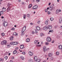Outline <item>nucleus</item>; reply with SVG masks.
Listing matches in <instances>:
<instances>
[{
  "label": "nucleus",
  "mask_w": 62,
  "mask_h": 62,
  "mask_svg": "<svg viewBox=\"0 0 62 62\" xmlns=\"http://www.w3.org/2000/svg\"><path fill=\"white\" fill-rule=\"evenodd\" d=\"M26 30V26H24L22 28V35H24V32Z\"/></svg>",
  "instance_id": "f257e3e1"
},
{
  "label": "nucleus",
  "mask_w": 62,
  "mask_h": 62,
  "mask_svg": "<svg viewBox=\"0 0 62 62\" xmlns=\"http://www.w3.org/2000/svg\"><path fill=\"white\" fill-rule=\"evenodd\" d=\"M7 7H8V8L7 10L8 12L10 9V8L11 7V4H10L8 3L7 5Z\"/></svg>",
  "instance_id": "f03ea898"
},
{
  "label": "nucleus",
  "mask_w": 62,
  "mask_h": 62,
  "mask_svg": "<svg viewBox=\"0 0 62 62\" xmlns=\"http://www.w3.org/2000/svg\"><path fill=\"white\" fill-rule=\"evenodd\" d=\"M7 43V41L6 40H4L1 42V44L2 45H6Z\"/></svg>",
  "instance_id": "7ed1b4c3"
},
{
  "label": "nucleus",
  "mask_w": 62,
  "mask_h": 62,
  "mask_svg": "<svg viewBox=\"0 0 62 62\" xmlns=\"http://www.w3.org/2000/svg\"><path fill=\"white\" fill-rule=\"evenodd\" d=\"M46 40L47 42H51L52 41L51 39L49 37H48L47 39Z\"/></svg>",
  "instance_id": "20e7f679"
},
{
  "label": "nucleus",
  "mask_w": 62,
  "mask_h": 62,
  "mask_svg": "<svg viewBox=\"0 0 62 62\" xmlns=\"http://www.w3.org/2000/svg\"><path fill=\"white\" fill-rule=\"evenodd\" d=\"M3 25L5 27H7V26L8 25V23L7 22H4L3 23Z\"/></svg>",
  "instance_id": "39448f33"
},
{
  "label": "nucleus",
  "mask_w": 62,
  "mask_h": 62,
  "mask_svg": "<svg viewBox=\"0 0 62 62\" xmlns=\"http://www.w3.org/2000/svg\"><path fill=\"white\" fill-rule=\"evenodd\" d=\"M38 7L37 6L35 5L33 7L32 9H36L38 8Z\"/></svg>",
  "instance_id": "423d86ee"
},
{
  "label": "nucleus",
  "mask_w": 62,
  "mask_h": 62,
  "mask_svg": "<svg viewBox=\"0 0 62 62\" xmlns=\"http://www.w3.org/2000/svg\"><path fill=\"white\" fill-rule=\"evenodd\" d=\"M53 8V7L52 6H50L49 7V9L50 11H52Z\"/></svg>",
  "instance_id": "0eeeda50"
},
{
  "label": "nucleus",
  "mask_w": 62,
  "mask_h": 62,
  "mask_svg": "<svg viewBox=\"0 0 62 62\" xmlns=\"http://www.w3.org/2000/svg\"><path fill=\"white\" fill-rule=\"evenodd\" d=\"M47 28L48 29H51L52 28V26L51 25H48V26Z\"/></svg>",
  "instance_id": "6e6552de"
},
{
  "label": "nucleus",
  "mask_w": 62,
  "mask_h": 62,
  "mask_svg": "<svg viewBox=\"0 0 62 62\" xmlns=\"http://www.w3.org/2000/svg\"><path fill=\"white\" fill-rule=\"evenodd\" d=\"M47 48H46V46H44L43 47V50L44 52H45L46 51V50Z\"/></svg>",
  "instance_id": "1a4fd4ad"
},
{
  "label": "nucleus",
  "mask_w": 62,
  "mask_h": 62,
  "mask_svg": "<svg viewBox=\"0 0 62 62\" xmlns=\"http://www.w3.org/2000/svg\"><path fill=\"white\" fill-rule=\"evenodd\" d=\"M48 56L49 57H52V56H53V54L51 53H49L48 54Z\"/></svg>",
  "instance_id": "9d476101"
},
{
  "label": "nucleus",
  "mask_w": 62,
  "mask_h": 62,
  "mask_svg": "<svg viewBox=\"0 0 62 62\" xmlns=\"http://www.w3.org/2000/svg\"><path fill=\"white\" fill-rule=\"evenodd\" d=\"M43 30H45L46 31L47 30V26H46L43 27Z\"/></svg>",
  "instance_id": "9b49d317"
},
{
  "label": "nucleus",
  "mask_w": 62,
  "mask_h": 62,
  "mask_svg": "<svg viewBox=\"0 0 62 62\" xmlns=\"http://www.w3.org/2000/svg\"><path fill=\"white\" fill-rule=\"evenodd\" d=\"M29 54L30 56H32L33 55V54L32 53H31V51H29Z\"/></svg>",
  "instance_id": "f8f14e48"
},
{
  "label": "nucleus",
  "mask_w": 62,
  "mask_h": 62,
  "mask_svg": "<svg viewBox=\"0 0 62 62\" xmlns=\"http://www.w3.org/2000/svg\"><path fill=\"white\" fill-rule=\"evenodd\" d=\"M48 22H49L48 21V20L46 21L45 22V24L46 25H47L48 24Z\"/></svg>",
  "instance_id": "ddd939ff"
},
{
  "label": "nucleus",
  "mask_w": 62,
  "mask_h": 62,
  "mask_svg": "<svg viewBox=\"0 0 62 62\" xmlns=\"http://www.w3.org/2000/svg\"><path fill=\"white\" fill-rule=\"evenodd\" d=\"M36 28L37 29V30H40V27L39 26H37L36 27Z\"/></svg>",
  "instance_id": "4468645a"
},
{
  "label": "nucleus",
  "mask_w": 62,
  "mask_h": 62,
  "mask_svg": "<svg viewBox=\"0 0 62 62\" xmlns=\"http://www.w3.org/2000/svg\"><path fill=\"white\" fill-rule=\"evenodd\" d=\"M59 48L60 50H61L62 49V45H60L59 46Z\"/></svg>",
  "instance_id": "2eb2a0df"
},
{
  "label": "nucleus",
  "mask_w": 62,
  "mask_h": 62,
  "mask_svg": "<svg viewBox=\"0 0 62 62\" xmlns=\"http://www.w3.org/2000/svg\"><path fill=\"white\" fill-rule=\"evenodd\" d=\"M62 22V18H60L59 19V23H60Z\"/></svg>",
  "instance_id": "dca6fc26"
},
{
  "label": "nucleus",
  "mask_w": 62,
  "mask_h": 62,
  "mask_svg": "<svg viewBox=\"0 0 62 62\" xmlns=\"http://www.w3.org/2000/svg\"><path fill=\"white\" fill-rule=\"evenodd\" d=\"M2 10L3 11H4V12H5V11H6V8H3L2 9Z\"/></svg>",
  "instance_id": "f3484780"
},
{
  "label": "nucleus",
  "mask_w": 62,
  "mask_h": 62,
  "mask_svg": "<svg viewBox=\"0 0 62 62\" xmlns=\"http://www.w3.org/2000/svg\"><path fill=\"white\" fill-rule=\"evenodd\" d=\"M14 36H18V33H16V32H14Z\"/></svg>",
  "instance_id": "a211bd4d"
},
{
  "label": "nucleus",
  "mask_w": 62,
  "mask_h": 62,
  "mask_svg": "<svg viewBox=\"0 0 62 62\" xmlns=\"http://www.w3.org/2000/svg\"><path fill=\"white\" fill-rule=\"evenodd\" d=\"M24 46H23V45H21L20 46V48L21 49H23V48Z\"/></svg>",
  "instance_id": "6ab92c4d"
},
{
  "label": "nucleus",
  "mask_w": 62,
  "mask_h": 62,
  "mask_svg": "<svg viewBox=\"0 0 62 62\" xmlns=\"http://www.w3.org/2000/svg\"><path fill=\"white\" fill-rule=\"evenodd\" d=\"M34 59L35 61H37V60L38 59L37 58V57L36 56H35L34 57Z\"/></svg>",
  "instance_id": "aec40b11"
},
{
  "label": "nucleus",
  "mask_w": 62,
  "mask_h": 62,
  "mask_svg": "<svg viewBox=\"0 0 62 62\" xmlns=\"http://www.w3.org/2000/svg\"><path fill=\"white\" fill-rule=\"evenodd\" d=\"M29 62H33V60L32 59H30L29 60Z\"/></svg>",
  "instance_id": "412c9836"
},
{
  "label": "nucleus",
  "mask_w": 62,
  "mask_h": 62,
  "mask_svg": "<svg viewBox=\"0 0 62 62\" xmlns=\"http://www.w3.org/2000/svg\"><path fill=\"white\" fill-rule=\"evenodd\" d=\"M26 41L28 42H29L30 41V39L29 38H28L26 39Z\"/></svg>",
  "instance_id": "4be33fe9"
},
{
  "label": "nucleus",
  "mask_w": 62,
  "mask_h": 62,
  "mask_svg": "<svg viewBox=\"0 0 62 62\" xmlns=\"http://www.w3.org/2000/svg\"><path fill=\"white\" fill-rule=\"evenodd\" d=\"M13 38H14V37H10L9 39H10V40H13Z\"/></svg>",
  "instance_id": "5701e85b"
},
{
  "label": "nucleus",
  "mask_w": 62,
  "mask_h": 62,
  "mask_svg": "<svg viewBox=\"0 0 62 62\" xmlns=\"http://www.w3.org/2000/svg\"><path fill=\"white\" fill-rule=\"evenodd\" d=\"M17 53V51L16 50H15L13 52V54H16Z\"/></svg>",
  "instance_id": "b1692460"
},
{
  "label": "nucleus",
  "mask_w": 62,
  "mask_h": 62,
  "mask_svg": "<svg viewBox=\"0 0 62 62\" xmlns=\"http://www.w3.org/2000/svg\"><path fill=\"white\" fill-rule=\"evenodd\" d=\"M31 7H32V4H30L29 6V8H30Z\"/></svg>",
  "instance_id": "393cba45"
},
{
  "label": "nucleus",
  "mask_w": 62,
  "mask_h": 62,
  "mask_svg": "<svg viewBox=\"0 0 62 62\" xmlns=\"http://www.w3.org/2000/svg\"><path fill=\"white\" fill-rule=\"evenodd\" d=\"M20 58L23 60H24V57H23L22 56H21Z\"/></svg>",
  "instance_id": "a878e982"
},
{
  "label": "nucleus",
  "mask_w": 62,
  "mask_h": 62,
  "mask_svg": "<svg viewBox=\"0 0 62 62\" xmlns=\"http://www.w3.org/2000/svg\"><path fill=\"white\" fill-rule=\"evenodd\" d=\"M10 44L12 45H14V42H11Z\"/></svg>",
  "instance_id": "bb28decb"
},
{
  "label": "nucleus",
  "mask_w": 62,
  "mask_h": 62,
  "mask_svg": "<svg viewBox=\"0 0 62 62\" xmlns=\"http://www.w3.org/2000/svg\"><path fill=\"white\" fill-rule=\"evenodd\" d=\"M18 44V42H14V45H17Z\"/></svg>",
  "instance_id": "cd10ccee"
},
{
  "label": "nucleus",
  "mask_w": 62,
  "mask_h": 62,
  "mask_svg": "<svg viewBox=\"0 0 62 62\" xmlns=\"http://www.w3.org/2000/svg\"><path fill=\"white\" fill-rule=\"evenodd\" d=\"M7 46L8 48H10L11 47V46L9 44L7 45Z\"/></svg>",
  "instance_id": "c85d7f7f"
},
{
  "label": "nucleus",
  "mask_w": 62,
  "mask_h": 62,
  "mask_svg": "<svg viewBox=\"0 0 62 62\" xmlns=\"http://www.w3.org/2000/svg\"><path fill=\"white\" fill-rule=\"evenodd\" d=\"M44 35V34L43 33H41L40 34V36L41 37H42V36H43Z\"/></svg>",
  "instance_id": "c756f323"
},
{
  "label": "nucleus",
  "mask_w": 62,
  "mask_h": 62,
  "mask_svg": "<svg viewBox=\"0 0 62 62\" xmlns=\"http://www.w3.org/2000/svg\"><path fill=\"white\" fill-rule=\"evenodd\" d=\"M38 42V40H35L34 42H35V44H36Z\"/></svg>",
  "instance_id": "7c9ffc66"
},
{
  "label": "nucleus",
  "mask_w": 62,
  "mask_h": 62,
  "mask_svg": "<svg viewBox=\"0 0 62 62\" xmlns=\"http://www.w3.org/2000/svg\"><path fill=\"white\" fill-rule=\"evenodd\" d=\"M59 13V11H58V10H57L56 11V14H58V13Z\"/></svg>",
  "instance_id": "2f4dec72"
},
{
  "label": "nucleus",
  "mask_w": 62,
  "mask_h": 62,
  "mask_svg": "<svg viewBox=\"0 0 62 62\" xmlns=\"http://www.w3.org/2000/svg\"><path fill=\"white\" fill-rule=\"evenodd\" d=\"M26 16L27 17H28L29 18L30 17V15L29 14H27Z\"/></svg>",
  "instance_id": "473e14b6"
},
{
  "label": "nucleus",
  "mask_w": 62,
  "mask_h": 62,
  "mask_svg": "<svg viewBox=\"0 0 62 62\" xmlns=\"http://www.w3.org/2000/svg\"><path fill=\"white\" fill-rule=\"evenodd\" d=\"M36 61V62H40V60L39 59H38Z\"/></svg>",
  "instance_id": "72a5a7b5"
},
{
  "label": "nucleus",
  "mask_w": 62,
  "mask_h": 62,
  "mask_svg": "<svg viewBox=\"0 0 62 62\" xmlns=\"http://www.w3.org/2000/svg\"><path fill=\"white\" fill-rule=\"evenodd\" d=\"M50 20L51 21H53V20H54V18L52 17H51L50 18Z\"/></svg>",
  "instance_id": "f704fd0d"
},
{
  "label": "nucleus",
  "mask_w": 62,
  "mask_h": 62,
  "mask_svg": "<svg viewBox=\"0 0 62 62\" xmlns=\"http://www.w3.org/2000/svg\"><path fill=\"white\" fill-rule=\"evenodd\" d=\"M54 31L53 30H51L49 31V32H51V33H53V32Z\"/></svg>",
  "instance_id": "c9c22d12"
},
{
  "label": "nucleus",
  "mask_w": 62,
  "mask_h": 62,
  "mask_svg": "<svg viewBox=\"0 0 62 62\" xmlns=\"http://www.w3.org/2000/svg\"><path fill=\"white\" fill-rule=\"evenodd\" d=\"M23 18L24 19L26 18V15H24L23 16Z\"/></svg>",
  "instance_id": "e433bc0d"
},
{
  "label": "nucleus",
  "mask_w": 62,
  "mask_h": 62,
  "mask_svg": "<svg viewBox=\"0 0 62 62\" xmlns=\"http://www.w3.org/2000/svg\"><path fill=\"white\" fill-rule=\"evenodd\" d=\"M56 54L57 55H59V52H56Z\"/></svg>",
  "instance_id": "4c0bfd02"
},
{
  "label": "nucleus",
  "mask_w": 62,
  "mask_h": 62,
  "mask_svg": "<svg viewBox=\"0 0 62 62\" xmlns=\"http://www.w3.org/2000/svg\"><path fill=\"white\" fill-rule=\"evenodd\" d=\"M45 44L46 45H48V42H45Z\"/></svg>",
  "instance_id": "58836bf2"
},
{
  "label": "nucleus",
  "mask_w": 62,
  "mask_h": 62,
  "mask_svg": "<svg viewBox=\"0 0 62 62\" xmlns=\"http://www.w3.org/2000/svg\"><path fill=\"white\" fill-rule=\"evenodd\" d=\"M1 36H5V34L4 33H2L1 34Z\"/></svg>",
  "instance_id": "ea45409f"
},
{
  "label": "nucleus",
  "mask_w": 62,
  "mask_h": 62,
  "mask_svg": "<svg viewBox=\"0 0 62 62\" xmlns=\"http://www.w3.org/2000/svg\"><path fill=\"white\" fill-rule=\"evenodd\" d=\"M0 14H3V12L2 11H0Z\"/></svg>",
  "instance_id": "a19ab883"
},
{
  "label": "nucleus",
  "mask_w": 62,
  "mask_h": 62,
  "mask_svg": "<svg viewBox=\"0 0 62 62\" xmlns=\"http://www.w3.org/2000/svg\"><path fill=\"white\" fill-rule=\"evenodd\" d=\"M22 53L23 54H24V55H25V52H23Z\"/></svg>",
  "instance_id": "79ce46f5"
},
{
  "label": "nucleus",
  "mask_w": 62,
  "mask_h": 62,
  "mask_svg": "<svg viewBox=\"0 0 62 62\" xmlns=\"http://www.w3.org/2000/svg\"><path fill=\"white\" fill-rule=\"evenodd\" d=\"M39 1H40L39 0H36V2H39Z\"/></svg>",
  "instance_id": "37998d69"
},
{
  "label": "nucleus",
  "mask_w": 62,
  "mask_h": 62,
  "mask_svg": "<svg viewBox=\"0 0 62 62\" xmlns=\"http://www.w3.org/2000/svg\"><path fill=\"white\" fill-rule=\"evenodd\" d=\"M32 34H35V32L34 31H32Z\"/></svg>",
  "instance_id": "c03bdc74"
},
{
  "label": "nucleus",
  "mask_w": 62,
  "mask_h": 62,
  "mask_svg": "<svg viewBox=\"0 0 62 62\" xmlns=\"http://www.w3.org/2000/svg\"><path fill=\"white\" fill-rule=\"evenodd\" d=\"M12 30H13V31H14V30H15V28H13L12 29Z\"/></svg>",
  "instance_id": "a18cd8bd"
},
{
  "label": "nucleus",
  "mask_w": 62,
  "mask_h": 62,
  "mask_svg": "<svg viewBox=\"0 0 62 62\" xmlns=\"http://www.w3.org/2000/svg\"><path fill=\"white\" fill-rule=\"evenodd\" d=\"M47 14H51V12L49 11H48L47 12Z\"/></svg>",
  "instance_id": "49530a36"
},
{
  "label": "nucleus",
  "mask_w": 62,
  "mask_h": 62,
  "mask_svg": "<svg viewBox=\"0 0 62 62\" xmlns=\"http://www.w3.org/2000/svg\"><path fill=\"white\" fill-rule=\"evenodd\" d=\"M4 58L5 59H7L8 58V57H7V56H5V57Z\"/></svg>",
  "instance_id": "de8ad7c7"
},
{
  "label": "nucleus",
  "mask_w": 62,
  "mask_h": 62,
  "mask_svg": "<svg viewBox=\"0 0 62 62\" xmlns=\"http://www.w3.org/2000/svg\"><path fill=\"white\" fill-rule=\"evenodd\" d=\"M2 60H4V59H2H2L0 58V61H2V62L3 61H2Z\"/></svg>",
  "instance_id": "09e8293b"
},
{
  "label": "nucleus",
  "mask_w": 62,
  "mask_h": 62,
  "mask_svg": "<svg viewBox=\"0 0 62 62\" xmlns=\"http://www.w3.org/2000/svg\"><path fill=\"white\" fill-rule=\"evenodd\" d=\"M45 11L46 12H48V10H47V9H45Z\"/></svg>",
  "instance_id": "8fccbe9b"
},
{
  "label": "nucleus",
  "mask_w": 62,
  "mask_h": 62,
  "mask_svg": "<svg viewBox=\"0 0 62 62\" xmlns=\"http://www.w3.org/2000/svg\"><path fill=\"white\" fill-rule=\"evenodd\" d=\"M18 49H19V48L18 47H16L15 48V49L16 50H18Z\"/></svg>",
  "instance_id": "3c124183"
},
{
  "label": "nucleus",
  "mask_w": 62,
  "mask_h": 62,
  "mask_svg": "<svg viewBox=\"0 0 62 62\" xmlns=\"http://www.w3.org/2000/svg\"><path fill=\"white\" fill-rule=\"evenodd\" d=\"M58 11H59V12H60L61 11V10L60 9H59Z\"/></svg>",
  "instance_id": "603ef678"
},
{
  "label": "nucleus",
  "mask_w": 62,
  "mask_h": 62,
  "mask_svg": "<svg viewBox=\"0 0 62 62\" xmlns=\"http://www.w3.org/2000/svg\"><path fill=\"white\" fill-rule=\"evenodd\" d=\"M40 22V21H38V24H39Z\"/></svg>",
  "instance_id": "864d4df0"
},
{
  "label": "nucleus",
  "mask_w": 62,
  "mask_h": 62,
  "mask_svg": "<svg viewBox=\"0 0 62 62\" xmlns=\"http://www.w3.org/2000/svg\"><path fill=\"white\" fill-rule=\"evenodd\" d=\"M38 47H41V45H38Z\"/></svg>",
  "instance_id": "5fc2aeb1"
},
{
  "label": "nucleus",
  "mask_w": 62,
  "mask_h": 62,
  "mask_svg": "<svg viewBox=\"0 0 62 62\" xmlns=\"http://www.w3.org/2000/svg\"><path fill=\"white\" fill-rule=\"evenodd\" d=\"M54 40H53L52 41V43H54Z\"/></svg>",
  "instance_id": "6e6d98bb"
},
{
  "label": "nucleus",
  "mask_w": 62,
  "mask_h": 62,
  "mask_svg": "<svg viewBox=\"0 0 62 62\" xmlns=\"http://www.w3.org/2000/svg\"><path fill=\"white\" fill-rule=\"evenodd\" d=\"M30 25H33V23H30Z\"/></svg>",
  "instance_id": "4d7b16f0"
},
{
  "label": "nucleus",
  "mask_w": 62,
  "mask_h": 62,
  "mask_svg": "<svg viewBox=\"0 0 62 62\" xmlns=\"http://www.w3.org/2000/svg\"><path fill=\"white\" fill-rule=\"evenodd\" d=\"M22 5H24V2H22Z\"/></svg>",
  "instance_id": "13d9d810"
},
{
  "label": "nucleus",
  "mask_w": 62,
  "mask_h": 62,
  "mask_svg": "<svg viewBox=\"0 0 62 62\" xmlns=\"http://www.w3.org/2000/svg\"><path fill=\"white\" fill-rule=\"evenodd\" d=\"M55 28H57V26H55L54 27Z\"/></svg>",
  "instance_id": "bf43d9fd"
},
{
  "label": "nucleus",
  "mask_w": 62,
  "mask_h": 62,
  "mask_svg": "<svg viewBox=\"0 0 62 62\" xmlns=\"http://www.w3.org/2000/svg\"><path fill=\"white\" fill-rule=\"evenodd\" d=\"M14 57H11V59H14Z\"/></svg>",
  "instance_id": "052dcab7"
},
{
  "label": "nucleus",
  "mask_w": 62,
  "mask_h": 62,
  "mask_svg": "<svg viewBox=\"0 0 62 62\" xmlns=\"http://www.w3.org/2000/svg\"><path fill=\"white\" fill-rule=\"evenodd\" d=\"M51 2L49 3L48 4V5L49 6H50V5H51Z\"/></svg>",
  "instance_id": "680f3d73"
},
{
  "label": "nucleus",
  "mask_w": 62,
  "mask_h": 62,
  "mask_svg": "<svg viewBox=\"0 0 62 62\" xmlns=\"http://www.w3.org/2000/svg\"><path fill=\"white\" fill-rule=\"evenodd\" d=\"M10 54H11L10 53H9L8 54V55L9 56L10 55Z\"/></svg>",
  "instance_id": "e2e57ef3"
},
{
  "label": "nucleus",
  "mask_w": 62,
  "mask_h": 62,
  "mask_svg": "<svg viewBox=\"0 0 62 62\" xmlns=\"http://www.w3.org/2000/svg\"><path fill=\"white\" fill-rule=\"evenodd\" d=\"M10 62H13V61H12L10 60Z\"/></svg>",
  "instance_id": "0e129e2a"
},
{
  "label": "nucleus",
  "mask_w": 62,
  "mask_h": 62,
  "mask_svg": "<svg viewBox=\"0 0 62 62\" xmlns=\"http://www.w3.org/2000/svg\"><path fill=\"white\" fill-rule=\"evenodd\" d=\"M49 8L48 7L47 8V9L48 10H49Z\"/></svg>",
  "instance_id": "69168bd1"
},
{
  "label": "nucleus",
  "mask_w": 62,
  "mask_h": 62,
  "mask_svg": "<svg viewBox=\"0 0 62 62\" xmlns=\"http://www.w3.org/2000/svg\"><path fill=\"white\" fill-rule=\"evenodd\" d=\"M41 44H43V42H41Z\"/></svg>",
  "instance_id": "338daca9"
},
{
  "label": "nucleus",
  "mask_w": 62,
  "mask_h": 62,
  "mask_svg": "<svg viewBox=\"0 0 62 62\" xmlns=\"http://www.w3.org/2000/svg\"><path fill=\"white\" fill-rule=\"evenodd\" d=\"M60 28H62V26H60Z\"/></svg>",
  "instance_id": "774afa93"
}]
</instances>
